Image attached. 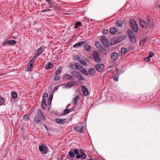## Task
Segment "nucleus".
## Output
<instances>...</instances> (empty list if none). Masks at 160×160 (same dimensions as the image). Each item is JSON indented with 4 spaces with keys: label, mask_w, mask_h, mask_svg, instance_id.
<instances>
[{
    "label": "nucleus",
    "mask_w": 160,
    "mask_h": 160,
    "mask_svg": "<svg viewBox=\"0 0 160 160\" xmlns=\"http://www.w3.org/2000/svg\"><path fill=\"white\" fill-rule=\"evenodd\" d=\"M129 22L133 31L137 32L138 31V28L136 21L134 19H131L129 20Z\"/></svg>",
    "instance_id": "1"
},
{
    "label": "nucleus",
    "mask_w": 160,
    "mask_h": 160,
    "mask_svg": "<svg viewBox=\"0 0 160 160\" xmlns=\"http://www.w3.org/2000/svg\"><path fill=\"white\" fill-rule=\"evenodd\" d=\"M128 35L131 42L132 43H134L136 42V38L135 36L134 33L131 30L128 31Z\"/></svg>",
    "instance_id": "2"
},
{
    "label": "nucleus",
    "mask_w": 160,
    "mask_h": 160,
    "mask_svg": "<svg viewBox=\"0 0 160 160\" xmlns=\"http://www.w3.org/2000/svg\"><path fill=\"white\" fill-rule=\"evenodd\" d=\"M93 57L95 61L98 62H101V60L100 58L99 54L96 51H94L93 52Z\"/></svg>",
    "instance_id": "3"
},
{
    "label": "nucleus",
    "mask_w": 160,
    "mask_h": 160,
    "mask_svg": "<svg viewBox=\"0 0 160 160\" xmlns=\"http://www.w3.org/2000/svg\"><path fill=\"white\" fill-rule=\"evenodd\" d=\"M71 74L74 77H76L81 80H84V78L79 72L72 71L71 72Z\"/></svg>",
    "instance_id": "4"
},
{
    "label": "nucleus",
    "mask_w": 160,
    "mask_h": 160,
    "mask_svg": "<svg viewBox=\"0 0 160 160\" xmlns=\"http://www.w3.org/2000/svg\"><path fill=\"white\" fill-rule=\"evenodd\" d=\"M101 42L103 45L106 47L109 46V42L107 38L104 36H102L101 38Z\"/></svg>",
    "instance_id": "5"
},
{
    "label": "nucleus",
    "mask_w": 160,
    "mask_h": 160,
    "mask_svg": "<svg viewBox=\"0 0 160 160\" xmlns=\"http://www.w3.org/2000/svg\"><path fill=\"white\" fill-rule=\"evenodd\" d=\"M139 22L140 26L142 28L146 29L148 27V23L143 20L139 18Z\"/></svg>",
    "instance_id": "6"
},
{
    "label": "nucleus",
    "mask_w": 160,
    "mask_h": 160,
    "mask_svg": "<svg viewBox=\"0 0 160 160\" xmlns=\"http://www.w3.org/2000/svg\"><path fill=\"white\" fill-rule=\"evenodd\" d=\"M79 152V150L77 149L74 150H70L68 152V155L70 157L74 158L75 157V154H78Z\"/></svg>",
    "instance_id": "7"
},
{
    "label": "nucleus",
    "mask_w": 160,
    "mask_h": 160,
    "mask_svg": "<svg viewBox=\"0 0 160 160\" xmlns=\"http://www.w3.org/2000/svg\"><path fill=\"white\" fill-rule=\"evenodd\" d=\"M39 149L44 154H46L48 150V147L44 144H42L39 146Z\"/></svg>",
    "instance_id": "8"
},
{
    "label": "nucleus",
    "mask_w": 160,
    "mask_h": 160,
    "mask_svg": "<svg viewBox=\"0 0 160 160\" xmlns=\"http://www.w3.org/2000/svg\"><path fill=\"white\" fill-rule=\"evenodd\" d=\"M95 44L96 46L98 48L101 52L104 53L106 52V50L103 48L99 42L96 41L95 42Z\"/></svg>",
    "instance_id": "9"
},
{
    "label": "nucleus",
    "mask_w": 160,
    "mask_h": 160,
    "mask_svg": "<svg viewBox=\"0 0 160 160\" xmlns=\"http://www.w3.org/2000/svg\"><path fill=\"white\" fill-rule=\"evenodd\" d=\"M104 68V65L101 63L97 64L95 65L96 69L99 72H102Z\"/></svg>",
    "instance_id": "10"
},
{
    "label": "nucleus",
    "mask_w": 160,
    "mask_h": 160,
    "mask_svg": "<svg viewBox=\"0 0 160 160\" xmlns=\"http://www.w3.org/2000/svg\"><path fill=\"white\" fill-rule=\"evenodd\" d=\"M37 116L38 118L40 119L41 120H45V118L43 114L42 113L41 111L40 110H38L37 111Z\"/></svg>",
    "instance_id": "11"
},
{
    "label": "nucleus",
    "mask_w": 160,
    "mask_h": 160,
    "mask_svg": "<svg viewBox=\"0 0 160 160\" xmlns=\"http://www.w3.org/2000/svg\"><path fill=\"white\" fill-rule=\"evenodd\" d=\"M45 48L44 47L41 46L39 47L36 51V54L34 56L37 58L43 52L44 49Z\"/></svg>",
    "instance_id": "12"
},
{
    "label": "nucleus",
    "mask_w": 160,
    "mask_h": 160,
    "mask_svg": "<svg viewBox=\"0 0 160 160\" xmlns=\"http://www.w3.org/2000/svg\"><path fill=\"white\" fill-rule=\"evenodd\" d=\"M74 129L77 131L81 133L84 128V127L82 125H81L78 126H75L73 128Z\"/></svg>",
    "instance_id": "13"
},
{
    "label": "nucleus",
    "mask_w": 160,
    "mask_h": 160,
    "mask_svg": "<svg viewBox=\"0 0 160 160\" xmlns=\"http://www.w3.org/2000/svg\"><path fill=\"white\" fill-rule=\"evenodd\" d=\"M126 38L125 36H120L118 37L117 38H116L114 42H115V44L118 43L121 41H122Z\"/></svg>",
    "instance_id": "14"
},
{
    "label": "nucleus",
    "mask_w": 160,
    "mask_h": 160,
    "mask_svg": "<svg viewBox=\"0 0 160 160\" xmlns=\"http://www.w3.org/2000/svg\"><path fill=\"white\" fill-rule=\"evenodd\" d=\"M86 42V41H82L78 42L73 45V47L76 48L80 47L82 45L84 44Z\"/></svg>",
    "instance_id": "15"
},
{
    "label": "nucleus",
    "mask_w": 160,
    "mask_h": 160,
    "mask_svg": "<svg viewBox=\"0 0 160 160\" xmlns=\"http://www.w3.org/2000/svg\"><path fill=\"white\" fill-rule=\"evenodd\" d=\"M55 121L57 123L61 124L67 122L66 120L65 119L57 118L55 119Z\"/></svg>",
    "instance_id": "16"
},
{
    "label": "nucleus",
    "mask_w": 160,
    "mask_h": 160,
    "mask_svg": "<svg viewBox=\"0 0 160 160\" xmlns=\"http://www.w3.org/2000/svg\"><path fill=\"white\" fill-rule=\"evenodd\" d=\"M81 88L84 95L85 96H87L88 94V89L84 86H82L81 87Z\"/></svg>",
    "instance_id": "17"
},
{
    "label": "nucleus",
    "mask_w": 160,
    "mask_h": 160,
    "mask_svg": "<svg viewBox=\"0 0 160 160\" xmlns=\"http://www.w3.org/2000/svg\"><path fill=\"white\" fill-rule=\"evenodd\" d=\"M118 54L116 52H113L111 55V58L113 60H116L118 58Z\"/></svg>",
    "instance_id": "18"
},
{
    "label": "nucleus",
    "mask_w": 160,
    "mask_h": 160,
    "mask_svg": "<svg viewBox=\"0 0 160 160\" xmlns=\"http://www.w3.org/2000/svg\"><path fill=\"white\" fill-rule=\"evenodd\" d=\"M117 31V29L115 27H112L110 29V32L111 34H115Z\"/></svg>",
    "instance_id": "19"
},
{
    "label": "nucleus",
    "mask_w": 160,
    "mask_h": 160,
    "mask_svg": "<svg viewBox=\"0 0 160 160\" xmlns=\"http://www.w3.org/2000/svg\"><path fill=\"white\" fill-rule=\"evenodd\" d=\"M79 99V96H77L73 98L72 103L74 105L76 104Z\"/></svg>",
    "instance_id": "20"
},
{
    "label": "nucleus",
    "mask_w": 160,
    "mask_h": 160,
    "mask_svg": "<svg viewBox=\"0 0 160 160\" xmlns=\"http://www.w3.org/2000/svg\"><path fill=\"white\" fill-rule=\"evenodd\" d=\"M41 105L43 109H45L46 108L47 106L45 99H42V101Z\"/></svg>",
    "instance_id": "21"
},
{
    "label": "nucleus",
    "mask_w": 160,
    "mask_h": 160,
    "mask_svg": "<svg viewBox=\"0 0 160 160\" xmlns=\"http://www.w3.org/2000/svg\"><path fill=\"white\" fill-rule=\"evenodd\" d=\"M52 66L53 65L51 62H48L46 65L45 68L46 69H50Z\"/></svg>",
    "instance_id": "22"
},
{
    "label": "nucleus",
    "mask_w": 160,
    "mask_h": 160,
    "mask_svg": "<svg viewBox=\"0 0 160 160\" xmlns=\"http://www.w3.org/2000/svg\"><path fill=\"white\" fill-rule=\"evenodd\" d=\"M80 70L84 75H85L86 76L88 75V72L83 67L82 68H80Z\"/></svg>",
    "instance_id": "23"
},
{
    "label": "nucleus",
    "mask_w": 160,
    "mask_h": 160,
    "mask_svg": "<svg viewBox=\"0 0 160 160\" xmlns=\"http://www.w3.org/2000/svg\"><path fill=\"white\" fill-rule=\"evenodd\" d=\"M148 26H150V28H152L154 26L153 22L152 21H150L148 18Z\"/></svg>",
    "instance_id": "24"
},
{
    "label": "nucleus",
    "mask_w": 160,
    "mask_h": 160,
    "mask_svg": "<svg viewBox=\"0 0 160 160\" xmlns=\"http://www.w3.org/2000/svg\"><path fill=\"white\" fill-rule=\"evenodd\" d=\"M80 151L81 152V156L82 159H85L86 158V154L83 152V150L81 149Z\"/></svg>",
    "instance_id": "25"
},
{
    "label": "nucleus",
    "mask_w": 160,
    "mask_h": 160,
    "mask_svg": "<svg viewBox=\"0 0 160 160\" xmlns=\"http://www.w3.org/2000/svg\"><path fill=\"white\" fill-rule=\"evenodd\" d=\"M84 48L85 50L88 52H89L91 51V47L90 45L88 44H86L84 46Z\"/></svg>",
    "instance_id": "26"
},
{
    "label": "nucleus",
    "mask_w": 160,
    "mask_h": 160,
    "mask_svg": "<svg viewBox=\"0 0 160 160\" xmlns=\"http://www.w3.org/2000/svg\"><path fill=\"white\" fill-rule=\"evenodd\" d=\"M64 78L65 79H71L72 80L73 78L71 75L70 74H67L65 75L64 76Z\"/></svg>",
    "instance_id": "27"
},
{
    "label": "nucleus",
    "mask_w": 160,
    "mask_h": 160,
    "mask_svg": "<svg viewBox=\"0 0 160 160\" xmlns=\"http://www.w3.org/2000/svg\"><path fill=\"white\" fill-rule=\"evenodd\" d=\"M95 70L93 68L90 69L89 71V74L92 75H94L95 73Z\"/></svg>",
    "instance_id": "28"
},
{
    "label": "nucleus",
    "mask_w": 160,
    "mask_h": 160,
    "mask_svg": "<svg viewBox=\"0 0 160 160\" xmlns=\"http://www.w3.org/2000/svg\"><path fill=\"white\" fill-rule=\"evenodd\" d=\"M73 84L71 82V83H68L64 85V87L67 88H69L72 87L73 85Z\"/></svg>",
    "instance_id": "29"
},
{
    "label": "nucleus",
    "mask_w": 160,
    "mask_h": 160,
    "mask_svg": "<svg viewBox=\"0 0 160 160\" xmlns=\"http://www.w3.org/2000/svg\"><path fill=\"white\" fill-rule=\"evenodd\" d=\"M36 58L37 57H36V56H33L32 58L29 61V64H31L33 65Z\"/></svg>",
    "instance_id": "30"
},
{
    "label": "nucleus",
    "mask_w": 160,
    "mask_h": 160,
    "mask_svg": "<svg viewBox=\"0 0 160 160\" xmlns=\"http://www.w3.org/2000/svg\"><path fill=\"white\" fill-rule=\"evenodd\" d=\"M33 66V64H29L28 65L27 70L28 71H31L32 69Z\"/></svg>",
    "instance_id": "31"
},
{
    "label": "nucleus",
    "mask_w": 160,
    "mask_h": 160,
    "mask_svg": "<svg viewBox=\"0 0 160 160\" xmlns=\"http://www.w3.org/2000/svg\"><path fill=\"white\" fill-rule=\"evenodd\" d=\"M11 96L12 98H17L18 95L17 93L15 92H12L11 93Z\"/></svg>",
    "instance_id": "32"
},
{
    "label": "nucleus",
    "mask_w": 160,
    "mask_h": 160,
    "mask_svg": "<svg viewBox=\"0 0 160 160\" xmlns=\"http://www.w3.org/2000/svg\"><path fill=\"white\" fill-rule=\"evenodd\" d=\"M2 46H3L9 45V40L8 39L6 40L2 43Z\"/></svg>",
    "instance_id": "33"
},
{
    "label": "nucleus",
    "mask_w": 160,
    "mask_h": 160,
    "mask_svg": "<svg viewBox=\"0 0 160 160\" xmlns=\"http://www.w3.org/2000/svg\"><path fill=\"white\" fill-rule=\"evenodd\" d=\"M79 61L81 64L84 66H85L87 65V63L86 61L84 60L82 58L80 59Z\"/></svg>",
    "instance_id": "34"
},
{
    "label": "nucleus",
    "mask_w": 160,
    "mask_h": 160,
    "mask_svg": "<svg viewBox=\"0 0 160 160\" xmlns=\"http://www.w3.org/2000/svg\"><path fill=\"white\" fill-rule=\"evenodd\" d=\"M62 70V68L61 67H59L57 70L55 74L59 75L61 72Z\"/></svg>",
    "instance_id": "35"
},
{
    "label": "nucleus",
    "mask_w": 160,
    "mask_h": 160,
    "mask_svg": "<svg viewBox=\"0 0 160 160\" xmlns=\"http://www.w3.org/2000/svg\"><path fill=\"white\" fill-rule=\"evenodd\" d=\"M116 24L118 26L121 27L122 26V21L118 20L116 22Z\"/></svg>",
    "instance_id": "36"
},
{
    "label": "nucleus",
    "mask_w": 160,
    "mask_h": 160,
    "mask_svg": "<svg viewBox=\"0 0 160 160\" xmlns=\"http://www.w3.org/2000/svg\"><path fill=\"white\" fill-rule=\"evenodd\" d=\"M75 69H79L80 70V68L82 67L78 63H76L75 64Z\"/></svg>",
    "instance_id": "37"
},
{
    "label": "nucleus",
    "mask_w": 160,
    "mask_h": 160,
    "mask_svg": "<svg viewBox=\"0 0 160 160\" xmlns=\"http://www.w3.org/2000/svg\"><path fill=\"white\" fill-rule=\"evenodd\" d=\"M121 52L122 53L125 54L128 52V50L124 48H122L121 49Z\"/></svg>",
    "instance_id": "38"
},
{
    "label": "nucleus",
    "mask_w": 160,
    "mask_h": 160,
    "mask_svg": "<svg viewBox=\"0 0 160 160\" xmlns=\"http://www.w3.org/2000/svg\"><path fill=\"white\" fill-rule=\"evenodd\" d=\"M9 45H14L16 43V42L14 40H9Z\"/></svg>",
    "instance_id": "39"
},
{
    "label": "nucleus",
    "mask_w": 160,
    "mask_h": 160,
    "mask_svg": "<svg viewBox=\"0 0 160 160\" xmlns=\"http://www.w3.org/2000/svg\"><path fill=\"white\" fill-rule=\"evenodd\" d=\"M60 78V76L59 75L55 74L54 76V80L57 81Z\"/></svg>",
    "instance_id": "40"
},
{
    "label": "nucleus",
    "mask_w": 160,
    "mask_h": 160,
    "mask_svg": "<svg viewBox=\"0 0 160 160\" xmlns=\"http://www.w3.org/2000/svg\"><path fill=\"white\" fill-rule=\"evenodd\" d=\"M70 112L69 109H66L63 111V113L64 115H66L68 114Z\"/></svg>",
    "instance_id": "41"
},
{
    "label": "nucleus",
    "mask_w": 160,
    "mask_h": 160,
    "mask_svg": "<svg viewBox=\"0 0 160 160\" xmlns=\"http://www.w3.org/2000/svg\"><path fill=\"white\" fill-rule=\"evenodd\" d=\"M40 119H39V118H38L37 116L36 117H35L34 118V121L35 122L38 123L40 122Z\"/></svg>",
    "instance_id": "42"
},
{
    "label": "nucleus",
    "mask_w": 160,
    "mask_h": 160,
    "mask_svg": "<svg viewBox=\"0 0 160 160\" xmlns=\"http://www.w3.org/2000/svg\"><path fill=\"white\" fill-rule=\"evenodd\" d=\"M4 102L3 98L0 97V105H2Z\"/></svg>",
    "instance_id": "43"
},
{
    "label": "nucleus",
    "mask_w": 160,
    "mask_h": 160,
    "mask_svg": "<svg viewBox=\"0 0 160 160\" xmlns=\"http://www.w3.org/2000/svg\"><path fill=\"white\" fill-rule=\"evenodd\" d=\"M69 68L71 69H75V64H70L69 66Z\"/></svg>",
    "instance_id": "44"
},
{
    "label": "nucleus",
    "mask_w": 160,
    "mask_h": 160,
    "mask_svg": "<svg viewBox=\"0 0 160 160\" xmlns=\"http://www.w3.org/2000/svg\"><path fill=\"white\" fill-rule=\"evenodd\" d=\"M108 32V30L107 29H105L102 30V32L104 34H107Z\"/></svg>",
    "instance_id": "45"
},
{
    "label": "nucleus",
    "mask_w": 160,
    "mask_h": 160,
    "mask_svg": "<svg viewBox=\"0 0 160 160\" xmlns=\"http://www.w3.org/2000/svg\"><path fill=\"white\" fill-rule=\"evenodd\" d=\"M154 55L153 52H150L149 53V57L150 58L152 57Z\"/></svg>",
    "instance_id": "46"
},
{
    "label": "nucleus",
    "mask_w": 160,
    "mask_h": 160,
    "mask_svg": "<svg viewBox=\"0 0 160 160\" xmlns=\"http://www.w3.org/2000/svg\"><path fill=\"white\" fill-rule=\"evenodd\" d=\"M48 94L46 93H45L43 95L42 99H45L47 98L48 97Z\"/></svg>",
    "instance_id": "47"
},
{
    "label": "nucleus",
    "mask_w": 160,
    "mask_h": 160,
    "mask_svg": "<svg viewBox=\"0 0 160 160\" xmlns=\"http://www.w3.org/2000/svg\"><path fill=\"white\" fill-rule=\"evenodd\" d=\"M150 57L148 56V57L145 58H144V60L147 62H149L150 61Z\"/></svg>",
    "instance_id": "48"
},
{
    "label": "nucleus",
    "mask_w": 160,
    "mask_h": 160,
    "mask_svg": "<svg viewBox=\"0 0 160 160\" xmlns=\"http://www.w3.org/2000/svg\"><path fill=\"white\" fill-rule=\"evenodd\" d=\"M145 39H144V40H142V41L140 42V46H143V42H145Z\"/></svg>",
    "instance_id": "49"
},
{
    "label": "nucleus",
    "mask_w": 160,
    "mask_h": 160,
    "mask_svg": "<svg viewBox=\"0 0 160 160\" xmlns=\"http://www.w3.org/2000/svg\"><path fill=\"white\" fill-rule=\"evenodd\" d=\"M113 79L114 81L116 82H118V77H113Z\"/></svg>",
    "instance_id": "50"
},
{
    "label": "nucleus",
    "mask_w": 160,
    "mask_h": 160,
    "mask_svg": "<svg viewBox=\"0 0 160 160\" xmlns=\"http://www.w3.org/2000/svg\"><path fill=\"white\" fill-rule=\"evenodd\" d=\"M80 57H79V56L78 55H76L75 56V58L77 60L79 61V60H80V59L81 58Z\"/></svg>",
    "instance_id": "51"
},
{
    "label": "nucleus",
    "mask_w": 160,
    "mask_h": 160,
    "mask_svg": "<svg viewBox=\"0 0 160 160\" xmlns=\"http://www.w3.org/2000/svg\"><path fill=\"white\" fill-rule=\"evenodd\" d=\"M51 10L50 9H47L43 10L42 11V12H47L50 11Z\"/></svg>",
    "instance_id": "52"
},
{
    "label": "nucleus",
    "mask_w": 160,
    "mask_h": 160,
    "mask_svg": "<svg viewBox=\"0 0 160 160\" xmlns=\"http://www.w3.org/2000/svg\"><path fill=\"white\" fill-rule=\"evenodd\" d=\"M75 24L78 26H80L81 24V22H77Z\"/></svg>",
    "instance_id": "53"
},
{
    "label": "nucleus",
    "mask_w": 160,
    "mask_h": 160,
    "mask_svg": "<svg viewBox=\"0 0 160 160\" xmlns=\"http://www.w3.org/2000/svg\"><path fill=\"white\" fill-rule=\"evenodd\" d=\"M24 117L26 118V119H28L29 118V116L28 115H25L24 116Z\"/></svg>",
    "instance_id": "54"
},
{
    "label": "nucleus",
    "mask_w": 160,
    "mask_h": 160,
    "mask_svg": "<svg viewBox=\"0 0 160 160\" xmlns=\"http://www.w3.org/2000/svg\"><path fill=\"white\" fill-rule=\"evenodd\" d=\"M76 157L77 158H80V155L79 154H77L76 156Z\"/></svg>",
    "instance_id": "55"
},
{
    "label": "nucleus",
    "mask_w": 160,
    "mask_h": 160,
    "mask_svg": "<svg viewBox=\"0 0 160 160\" xmlns=\"http://www.w3.org/2000/svg\"><path fill=\"white\" fill-rule=\"evenodd\" d=\"M52 96H50V97L49 98V101L50 100H52Z\"/></svg>",
    "instance_id": "56"
},
{
    "label": "nucleus",
    "mask_w": 160,
    "mask_h": 160,
    "mask_svg": "<svg viewBox=\"0 0 160 160\" xmlns=\"http://www.w3.org/2000/svg\"><path fill=\"white\" fill-rule=\"evenodd\" d=\"M74 28L75 29H77L78 28V26H77L76 25H75L74 26Z\"/></svg>",
    "instance_id": "57"
},
{
    "label": "nucleus",
    "mask_w": 160,
    "mask_h": 160,
    "mask_svg": "<svg viewBox=\"0 0 160 160\" xmlns=\"http://www.w3.org/2000/svg\"><path fill=\"white\" fill-rule=\"evenodd\" d=\"M46 1H47L48 3H50L51 2L50 0H45Z\"/></svg>",
    "instance_id": "58"
},
{
    "label": "nucleus",
    "mask_w": 160,
    "mask_h": 160,
    "mask_svg": "<svg viewBox=\"0 0 160 160\" xmlns=\"http://www.w3.org/2000/svg\"><path fill=\"white\" fill-rule=\"evenodd\" d=\"M44 126L45 127V128L46 129V130H48V127L46 126H45V125H44Z\"/></svg>",
    "instance_id": "59"
},
{
    "label": "nucleus",
    "mask_w": 160,
    "mask_h": 160,
    "mask_svg": "<svg viewBox=\"0 0 160 160\" xmlns=\"http://www.w3.org/2000/svg\"><path fill=\"white\" fill-rule=\"evenodd\" d=\"M158 8H160V4L158 6Z\"/></svg>",
    "instance_id": "60"
},
{
    "label": "nucleus",
    "mask_w": 160,
    "mask_h": 160,
    "mask_svg": "<svg viewBox=\"0 0 160 160\" xmlns=\"http://www.w3.org/2000/svg\"><path fill=\"white\" fill-rule=\"evenodd\" d=\"M18 160H23L22 159H18Z\"/></svg>",
    "instance_id": "61"
}]
</instances>
